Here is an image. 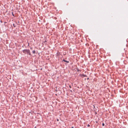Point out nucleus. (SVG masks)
I'll return each instance as SVG.
<instances>
[{
	"label": "nucleus",
	"mask_w": 128,
	"mask_h": 128,
	"mask_svg": "<svg viewBox=\"0 0 128 128\" xmlns=\"http://www.w3.org/2000/svg\"><path fill=\"white\" fill-rule=\"evenodd\" d=\"M12 15H13V16H14V14L13 12H12Z\"/></svg>",
	"instance_id": "11"
},
{
	"label": "nucleus",
	"mask_w": 128,
	"mask_h": 128,
	"mask_svg": "<svg viewBox=\"0 0 128 128\" xmlns=\"http://www.w3.org/2000/svg\"><path fill=\"white\" fill-rule=\"evenodd\" d=\"M28 45H29V43H28Z\"/></svg>",
	"instance_id": "23"
},
{
	"label": "nucleus",
	"mask_w": 128,
	"mask_h": 128,
	"mask_svg": "<svg viewBox=\"0 0 128 128\" xmlns=\"http://www.w3.org/2000/svg\"><path fill=\"white\" fill-rule=\"evenodd\" d=\"M76 69H77L78 72L79 71V70L78 69V68H76Z\"/></svg>",
	"instance_id": "7"
},
{
	"label": "nucleus",
	"mask_w": 128,
	"mask_h": 128,
	"mask_svg": "<svg viewBox=\"0 0 128 128\" xmlns=\"http://www.w3.org/2000/svg\"><path fill=\"white\" fill-rule=\"evenodd\" d=\"M22 52L25 54L31 56V54L30 52V51L29 49H24L22 50Z\"/></svg>",
	"instance_id": "1"
},
{
	"label": "nucleus",
	"mask_w": 128,
	"mask_h": 128,
	"mask_svg": "<svg viewBox=\"0 0 128 128\" xmlns=\"http://www.w3.org/2000/svg\"><path fill=\"white\" fill-rule=\"evenodd\" d=\"M56 90V91H57V90Z\"/></svg>",
	"instance_id": "21"
},
{
	"label": "nucleus",
	"mask_w": 128,
	"mask_h": 128,
	"mask_svg": "<svg viewBox=\"0 0 128 128\" xmlns=\"http://www.w3.org/2000/svg\"><path fill=\"white\" fill-rule=\"evenodd\" d=\"M0 22H2H2L1 20H0Z\"/></svg>",
	"instance_id": "13"
},
{
	"label": "nucleus",
	"mask_w": 128,
	"mask_h": 128,
	"mask_svg": "<svg viewBox=\"0 0 128 128\" xmlns=\"http://www.w3.org/2000/svg\"><path fill=\"white\" fill-rule=\"evenodd\" d=\"M71 128H74V127H72Z\"/></svg>",
	"instance_id": "19"
},
{
	"label": "nucleus",
	"mask_w": 128,
	"mask_h": 128,
	"mask_svg": "<svg viewBox=\"0 0 128 128\" xmlns=\"http://www.w3.org/2000/svg\"><path fill=\"white\" fill-rule=\"evenodd\" d=\"M57 120L58 121H59V120L58 119H57Z\"/></svg>",
	"instance_id": "15"
},
{
	"label": "nucleus",
	"mask_w": 128,
	"mask_h": 128,
	"mask_svg": "<svg viewBox=\"0 0 128 128\" xmlns=\"http://www.w3.org/2000/svg\"><path fill=\"white\" fill-rule=\"evenodd\" d=\"M87 126L88 127H89V126H90V125L89 124H88L87 125Z\"/></svg>",
	"instance_id": "9"
},
{
	"label": "nucleus",
	"mask_w": 128,
	"mask_h": 128,
	"mask_svg": "<svg viewBox=\"0 0 128 128\" xmlns=\"http://www.w3.org/2000/svg\"><path fill=\"white\" fill-rule=\"evenodd\" d=\"M32 47H30V49L31 50H32Z\"/></svg>",
	"instance_id": "10"
},
{
	"label": "nucleus",
	"mask_w": 128,
	"mask_h": 128,
	"mask_svg": "<svg viewBox=\"0 0 128 128\" xmlns=\"http://www.w3.org/2000/svg\"><path fill=\"white\" fill-rule=\"evenodd\" d=\"M4 23H6V22H4Z\"/></svg>",
	"instance_id": "18"
},
{
	"label": "nucleus",
	"mask_w": 128,
	"mask_h": 128,
	"mask_svg": "<svg viewBox=\"0 0 128 128\" xmlns=\"http://www.w3.org/2000/svg\"><path fill=\"white\" fill-rule=\"evenodd\" d=\"M47 42L46 41V40H45L44 41V43H45L46 42Z\"/></svg>",
	"instance_id": "12"
},
{
	"label": "nucleus",
	"mask_w": 128,
	"mask_h": 128,
	"mask_svg": "<svg viewBox=\"0 0 128 128\" xmlns=\"http://www.w3.org/2000/svg\"><path fill=\"white\" fill-rule=\"evenodd\" d=\"M102 126H104V123H102Z\"/></svg>",
	"instance_id": "8"
},
{
	"label": "nucleus",
	"mask_w": 128,
	"mask_h": 128,
	"mask_svg": "<svg viewBox=\"0 0 128 128\" xmlns=\"http://www.w3.org/2000/svg\"><path fill=\"white\" fill-rule=\"evenodd\" d=\"M32 52L33 54H34L36 53V51L34 50L32 51Z\"/></svg>",
	"instance_id": "5"
},
{
	"label": "nucleus",
	"mask_w": 128,
	"mask_h": 128,
	"mask_svg": "<svg viewBox=\"0 0 128 128\" xmlns=\"http://www.w3.org/2000/svg\"><path fill=\"white\" fill-rule=\"evenodd\" d=\"M70 91L71 92H72V90H70Z\"/></svg>",
	"instance_id": "17"
},
{
	"label": "nucleus",
	"mask_w": 128,
	"mask_h": 128,
	"mask_svg": "<svg viewBox=\"0 0 128 128\" xmlns=\"http://www.w3.org/2000/svg\"><path fill=\"white\" fill-rule=\"evenodd\" d=\"M13 25L14 27H15L16 26V24H13Z\"/></svg>",
	"instance_id": "6"
},
{
	"label": "nucleus",
	"mask_w": 128,
	"mask_h": 128,
	"mask_svg": "<svg viewBox=\"0 0 128 128\" xmlns=\"http://www.w3.org/2000/svg\"><path fill=\"white\" fill-rule=\"evenodd\" d=\"M80 75L81 77H82V76L86 77H87V76L86 75V74H80Z\"/></svg>",
	"instance_id": "2"
},
{
	"label": "nucleus",
	"mask_w": 128,
	"mask_h": 128,
	"mask_svg": "<svg viewBox=\"0 0 128 128\" xmlns=\"http://www.w3.org/2000/svg\"><path fill=\"white\" fill-rule=\"evenodd\" d=\"M60 54V52H58L56 53V56H59Z\"/></svg>",
	"instance_id": "3"
},
{
	"label": "nucleus",
	"mask_w": 128,
	"mask_h": 128,
	"mask_svg": "<svg viewBox=\"0 0 128 128\" xmlns=\"http://www.w3.org/2000/svg\"><path fill=\"white\" fill-rule=\"evenodd\" d=\"M95 114H97L96 112H95Z\"/></svg>",
	"instance_id": "22"
},
{
	"label": "nucleus",
	"mask_w": 128,
	"mask_h": 128,
	"mask_svg": "<svg viewBox=\"0 0 128 128\" xmlns=\"http://www.w3.org/2000/svg\"><path fill=\"white\" fill-rule=\"evenodd\" d=\"M94 108H95V106L94 105H93Z\"/></svg>",
	"instance_id": "14"
},
{
	"label": "nucleus",
	"mask_w": 128,
	"mask_h": 128,
	"mask_svg": "<svg viewBox=\"0 0 128 128\" xmlns=\"http://www.w3.org/2000/svg\"><path fill=\"white\" fill-rule=\"evenodd\" d=\"M89 79V78H88L87 79V80H88Z\"/></svg>",
	"instance_id": "20"
},
{
	"label": "nucleus",
	"mask_w": 128,
	"mask_h": 128,
	"mask_svg": "<svg viewBox=\"0 0 128 128\" xmlns=\"http://www.w3.org/2000/svg\"><path fill=\"white\" fill-rule=\"evenodd\" d=\"M62 61H64V62H66L68 63L69 62V61H67V60H64V59Z\"/></svg>",
	"instance_id": "4"
},
{
	"label": "nucleus",
	"mask_w": 128,
	"mask_h": 128,
	"mask_svg": "<svg viewBox=\"0 0 128 128\" xmlns=\"http://www.w3.org/2000/svg\"><path fill=\"white\" fill-rule=\"evenodd\" d=\"M69 87L70 88H71V86H69Z\"/></svg>",
	"instance_id": "16"
}]
</instances>
